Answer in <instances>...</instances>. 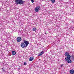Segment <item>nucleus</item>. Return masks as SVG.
<instances>
[{"label":"nucleus","instance_id":"2eb2a0df","mask_svg":"<svg viewBox=\"0 0 74 74\" xmlns=\"http://www.w3.org/2000/svg\"><path fill=\"white\" fill-rule=\"evenodd\" d=\"M31 2H32V3H34V0H31Z\"/></svg>","mask_w":74,"mask_h":74},{"label":"nucleus","instance_id":"9d476101","mask_svg":"<svg viewBox=\"0 0 74 74\" xmlns=\"http://www.w3.org/2000/svg\"><path fill=\"white\" fill-rule=\"evenodd\" d=\"M12 55H15L16 54V53L15 52V51H13L12 52Z\"/></svg>","mask_w":74,"mask_h":74},{"label":"nucleus","instance_id":"7ed1b4c3","mask_svg":"<svg viewBox=\"0 0 74 74\" xmlns=\"http://www.w3.org/2000/svg\"><path fill=\"white\" fill-rule=\"evenodd\" d=\"M41 9V8L40 6H37L36 7L35 9V11L36 12H38L39 11V10H40Z\"/></svg>","mask_w":74,"mask_h":74},{"label":"nucleus","instance_id":"6e6552de","mask_svg":"<svg viewBox=\"0 0 74 74\" xmlns=\"http://www.w3.org/2000/svg\"><path fill=\"white\" fill-rule=\"evenodd\" d=\"M33 59H34V58L33 57H32L29 58V60L30 61H32V60H33Z\"/></svg>","mask_w":74,"mask_h":74},{"label":"nucleus","instance_id":"f03ea898","mask_svg":"<svg viewBox=\"0 0 74 74\" xmlns=\"http://www.w3.org/2000/svg\"><path fill=\"white\" fill-rule=\"evenodd\" d=\"M15 3H16V4H23L24 2V1L22 0H15Z\"/></svg>","mask_w":74,"mask_h":74},{"label":"nucleus","instance_id":"423d86ee","mask_svg":"<svg viewBox=\"0 0 74 74\" xmlns=\"http://www.w3.org/2000/svg\"><path fill=\"white\" fill-rule=\"evenodd\" d=\"M21 40L22 39H21V38L20 37H18L17 38V42H20V41H21Z\"/></svg>","mask_w":74,"mask_h":74},{"label":"nucleus","instance_id":"ddd939ff","mask_svg":"<svg viewBox=\"0 0 74 74\" xmlns=\"http://www.w3.org/2000/svg\"><path fill=\"white\" fill-rule=\"evenodd\" d=\"M55 1V0H51V2L52 3H54Z\"/></svg>","mask_w":74,"mask_h":74},{"label":"nucleus","instance_id":"f8f14e48","mask_svg":"<svg viewBox=\"0 0 74 74\" xmlns=\"http://www.w3.org/2000/svg\"><path fill=\"white\" fill-rule=\"evenodd\" d=\"M37 30V28H36L35 27H34L33 29H32V30L34 32H35V31H36V30Z\"/></svg>","mask_w":74,"mask_h":74},{"label":"nucleus","instance_id":"0eeeda50","mask_svg":"<svg viewBox=\"0 0 74 74\" xmlns=\"http://www.w3.org/2000/svg\"><path fill=\"white\" fill-rule=\"evenodd\" d=\"M44 53V52L43 51H42L38 55V56H41L42 54Z\"/></svg>","mask_w":74,"mask_h":74},{"label":"nucleus","instance_id":"39448f33","mask_svg":"<svg viewBox=\"0 0 74 74\" xmlns=\"http://www.w3.org/2000/svg\"><path fill=\"white\" fill-rule=\"evenodd\" d=\"M21 47L22 48H25L26 47V45H25V44L23 42L21 44Z\"/></svg>","mask_w":74,"mask_h":74},{"label":"nucleus","instance_id":"1a4fd4ad","mask_svg":"<svg viewBox=\"0 0 74 74\" xmlns=\"http://www.w3.org/2000/svg\"><path fill=\"white\" fill-rule=\"evenodd\" d=\"M70 73L71 74H74V71L73 70H71L70 71Z\"/></svg>","mask_w":74,"mask_h":74},{"label":"nucleus","instance_id":"f3484780","mask_svg":"<svg viewBox=\"0 0 74 74\" xmlns=\"http://www.w3.org/2000/svg\"><path fill=\"white\" fill-rule=\"evenodd\" d=\"M2 69L3 70V71H5L3 69V68Z\"/></svg>","mask_w":74,"mask_h":74},{"label":"nucleus","instance_id":"4468645a","mask_svg":"<svg viewBox=\"0 0 74 74\" xmlns=\"http://www.w3.org/2000/svg\"><path fill=\"white\" fill-rule=\"evenodd\" d=\"M24 65H26V64H27V63L26 62H25L24 63Z\"/></svg>","mask_w":74,"mask_h":74},{"label":"nucleus","instance_id":"20e7f679","mask_svg":"<svg viewBox=\"0 0 74 74\" xmlns=\"http://www.w3.org/2000/svg\"><path fill=\"white\" fill-rule=\"evenodd\" d=\"M23 43L25 44V47H26L29 44V42L26 40H24Z\"/></svg>","mask_w":74,"mask_h":74},{"label":"nucleus","instance_id":"f257e3e1","mask_svg":"<svg viewBox=\"0 0 74 74\" xmlns=\"http://www.w3.org/2000/svg\"><path fill=\"white\" fill-rule=\"evenodd\" d=\"M65 56H67V58H65V60L66 61H67L68 59H70L71 56H70V55H69V53H65Z\"/></svg>","mask_w":74,"mask_h":74},{"label":"nucleus","instance_id":"9b49d317","mask_svg":"<svg viewBox=\"0 0 74 74\" xmlns=\"http://www.w3.org/2000/svg\"><path fill=\"white\" fill-rule=\"evenodd\" d=\"M68 63H71V60L70 59H69L67 60Z\"/></svg>","mask_w":74,"mask_h":74},{"label":"nucleus","instance_id":"dca6fc26","mask_svg":"<svg viewBox=\"0 0 74 74\" xmlns=\"http://www.w3.org/2000/svg\"><path fill=\"white\" fill-rule=\"evenodd\" d=\"M63 66V64H62V65L61 66V67H62Z\"/></svg>","mask_w":74,"mask_h":74}]
</instances>
